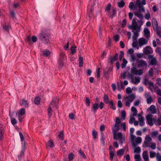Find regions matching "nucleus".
Listing matches in <instances>:
<instances>
[{"label":"nucleus","mask_w":161,"mask_h":161,"mask_svg":"<svg viewBox=\"0 0 161 161\" xmlns=\"http://www.w3.org/2000/svg\"><path fill=\"white\" fill-rule=\"evenodd\" d=\"M146 4L145 0H136L135 5L133 3L131 2L129 5V8L131 9H136L134 15L140 19H143V17L141 12H144L145 8L143 5Z\"/></svg>","instance_id":"f257e3e1"},{"label":"nucleus","mask_w":161,"mask_h":161,"mask_svg":"<svg viewBox=\"0 0 161 161\" xmlns=\"http://www.w3.org/2000/svg\"><path fill=\"white\" fill-rule=\"evenodd\" d=\"M143 24V22L142 20H138L137 22L136 18H134L133 19L130 29L132 30L134 33V35L132 36L133 40H136L139 36L138 32L140 31V28Z\"/></svg>","instance_id":"f03ea898"},{"label":"nucleus","mask_w":161,"mask_h":161,"mask_svg":"<svg viewBox=\"0 0 161 161\" xmlns=\"http://www.w3.org/2000/svg\"><path fill=\"white\" fill-rule=\"evenodd\" d=\"M39 38L45 42L47 43L49 42V36L45 31H42L38 35Z\"/></svg>","instance_id":"7ed1b4c3"},{"label":"nucleus","mask_w":161,"mask_h":161,"mask_svg":"<svg viewBox=\"0 0 161 161\" xmlns=\"http://www.w3.org/2000/svg\"><path fill=\"white\" fill-rule=\"evenodd\" d=\"M149 39H145L144 38H139L138 40V44L139 47H141L144 45L147 44L148 42Z\"/></svg>","instance_id":"20e7f679"},{"label":"nucleus","mask_w":161,"mask_h":161,"mask_svg":"<svg viewBox=\"0 0 161 161\" xmlns=\"http://www.w3.org/2000/svg\"><path fill=\"white\" fill-rule=\"evenodd\" d=\"M131 72L134 75H140L143 73V70L141 69L138 70L135 67H133L131 69Z\"/></svg>","instance_id":"39448f33"},{"label":"nucleus","mask_w":161,"mask_h":161,"mask_svg":"<svg viewBox=\"0 0 161 161\" xmlns=\"http://www.w3.org/2000/svg\"><path fill=\"white\" fill-rule=\"evenodd\" d=\"M119 124L115 123V125L112 128V132L113 135L114 136V138H115L116 133H117L119 130L120 128Z\"/></svg>","instance_id":"423d86ee"},{"label":"nucleus","mask_w":161,"mask_h":161,"mask_svg":"<svg viewBox=\"0 0 161 161\" xmlns=\"http://www.w3.org/2000/svg\"><path fill=\"white\" fill-rule=\"evenodd\" d=\"M143 52L146 54H148L152 53L153 50L150 46H146L143 49Z\"/></svg>","instance_id":"0eeeda50"},{"label":"nucleus","mask_w":161,"mask_h":161,"mask_svg":"<svg viewBox=\"0 0 161 161\" xmlns=\"http://www.w3.org/2000/svg\"><path fill=\"white\" fill-rule=\"evenodd\" d=\"M99 108V104L98 103H95L92 105L91 107V111L95 113L97 111V110Z\"/></svg>","instance_id":"6e6552de"},{"label":"nucleus","mask_w":161,"mask_h":161,"mask_svg":"<svg viewBox=\"0 0 161 161\" xmlns=\"http://www.w3.org/2000/svg\"><path fill=\"white\" fill-rule=\"evenodd\" d=\"M119 56V54L117 53H116L113 57H111L109 58V61L110 63L112 64L114 63V61H116L118 58Z\"/></svg>","instance_id":"1a4fd4ad"},{"label":"nucleus","mask_w":161,"mask_h":161,"mask_svg":"<svg viewBox=\"0 0 161 161\" xmlns=\"http://www.w3.org/2000/svg\"><path fill=\"white\" fill-rule=\"evenodd\" d=\"M116 135L115 138H114V136L113 135L114 139L116 140L119 139L122 144V133L119 132L117 134V133H116Z\"/></svg>","instance_id":"9d476101"},{"label":"nucleus","mask_w":161,"mask_h":161,"mask_svg":"<svg viewBox=\"0 0 161 161\" xmlns=\"http://www.w3.org/2000/svg\"><path fill=\"white\" fill-rule=\"evenodd\" d=\"M20 104L23 106L25 108H28L29 105L28 101L25 99H23L22 100L21 103H20Z\"/></svg>","instance_id":"9b49d317"},{"label":"nucleus","mask_w":161,"mask_h":161,"mask_svg":"<svg viewBox=\"0 0 161 161\" xmlns=\"http://www.w3.org/2000/svg\"><path fill=\"white\" fill-rule=\"evenodd\" d=\"M152 23L153 29L154 30H155V29H157V28L158 27L157 22L154 18H153L152 19Z\"/></svg>","instance_id":"f8f14e48"},{"label":"nucleus","mask_w":161,"mask_h":161,"mask_svg":"<svg viewBox=\"0 0 161 161\" xmlns=\"http://www.w3.org/2000/svg\"><path fill=\"white\" fill-rule=\"evenodd\" d=\"M57 99L56 98H53V99L52 101L50 103L49 106H50L51 107L54 108L56 107L57 108L58 105L56 103V101Z\"/></svg>","instance_id":"ddd939ff"},{"label":"nucleus","mask_w":161,"mask_h":161,"mask_svg":"<svg viewBox=\"0 0 161 161\" xmlns=\"http://www.w3.org/2000/svg\"><path fill=\"white\" fill-rule=\"evenodd\" d=\"M127 75H128L131 78V79H132V80H133L132 75H131L129 73H127L126 72H124L121 74V77L123 78V79H125L126 76Z\"/></svg>","instance_id":"4468645a"},{"label":"nucleus","mask_w":161,"mask_h":161,"mask_svg":"<svg viewBox=\"0 0 161 161\" xmlns=\"http://www.w3.org/2000/svg\"><path fill=\"white\" fill-rule=\"evenodd\" d=\"M144 36L147 38L149 39L150 32L147 28H145L144 30Z\"/></svg>","instance_id":"2eb2a0df"},{"label":"nucleus","mask_w":161,"mask_h":161,"mask_svg":"<svg viewBox=\"0 0 161 161\" xmlns=\"http://www.w3.org/2000/svg\"><path fill=\"white\" fill-rule=\"evenodd\" d=\"M54 146V143L53 140L52 139H50L46 143V147H49L51 148L53 147Z\"/></svg>","instance_id":"dca6fc26"},{"label":"nucleus","mask_w":161,"mask_h":161,"mask_svg":"<svg viewBox=\"0 0 161 161\" xmlns=\"http://www.w3.org/2000/svg\"><path fill=\"white\" fill-rule=\"evenodd\" d=\"M147 65L146 62L145 61L140 60L138 62V66L140 67H144L146 66Z\"/></svg>","instance_id":"f3484780"},{"label":"nucleus","mask_w":161,"mask_h":161,"mask_svg":"<svg viewBox=\"0 0 161 161\" xmlns=\"http://www.w3.org/2000/svg\"><path fill=\"white\" fill-rule=\"evenodd\" d=\"M126 98L128 100V101L130 102H132L135 98V94H133L129 95L126 97Z\"/></svg>","instance_id":"a211bd4d"},{"label":"nucleus","mask_w":161,"mask_h":161,"mask_svg":"<svg viewBox=\"0 0 161 161\" xmlns=\"http://www.w3.org/2000/svg\"><path fill=\"white\" fill-rule=\"evenodd\" d=\"M25 113V110L24 108H21L18 113L16 114V115L18 116H22Z\"/></svg>","instance_id":"6ab92c4d"},{"label":"nucleus","mask_w":161,"mask_h":161,"mask_svg":"<svg viewBox=\"0 0 161 161\" xmlns=\"http://www.w3.org/2000/svg\"><path fill=\"white\" fill-rule=\"evenodd\" d=\"M149 110L151 111V113L153 114H156L157 113L156 109L155 108V106L152 105H151L149 108Z\"/></svg>","instance_id":"aec40b11"},{"label":"nucleus","mask_w":161,"mask_h":161,"mask_svg":"<svg viewBox=\"0 0 161 161\" xmlns=\"http://www.w3.org/2000/svg\"><path fill=\"white\" fill-rule=\"evenodd\" d=\"M147 152L144 151L143 153V157L145 161H149L148 156L147 153Z\"/></svg>","instance_id":"412c9836"},{"label":"nucleus","mask_w":161,"mask_h":161,"mask_svg":"<svg viewBox=\"0 0 161 161\" xmlns=\"http://www.w3.org/2000/svg\"><path fill=\"white\" fill-rule=\"evenodd\" d=\"M48 114L49 118H51L53 112V110L50 106H49L47 109Z\"/></svg>","instance_id":"4be33fe9"},{"label":"nucleus","mask_w":161,"mask_h":161,"mask_svg":"<svg viewBox=\"0 0 161 161\" xmlns=\"http://www.w3.org/2000/svg\"><path fill=\"white\" fill-rule=\"evenodd\" d=\"M101 138L100 140L101 143L104 145L105 142L104 140L105 139L104 137V135L103 132H101Z\"/></svg>","instance_id":"5701e85b"},{"label":"nucleus","mask_w":161,"mask_h":161,"mask_svg":"<svg viewBox=\"0 0 161 161\" xmlns=\"http://www.w3.org/2000/svg\"><path fill=\"white\" fill-rule=\"evenodd\" d=\"M124 149H120L117 152V155L118 156H121L124 154Z\"/></svg>","instance_id":"b1692460"},{"label":"nucleus","mask_w":161,"mask_h":161,"mask_svg":"<svg viewBox=\"0 0 161 161\" xmlns=\"http://www.w3.org/2000/svg\"><path fill=\"white\" fill-rule=\"evenodd\" d=\"M103 102L106 103H109V97L108 95H104L103 97Z\"/></svg>","instance_id":"393cba45"},{"label":"nucleus","mask_w":161,"mask_h":161,"mask_svg":"<svg viewBox=\"0 0 161 161\" xmlns=\"http://www.w3.org/2000/svg\"><path fill=\"white\" fill-rule=\"evenodd\" d=\"M131 110L133 112V116H136L137 115V111L136 108L134 107H132L131 108Z\"/></svg>","instance_id":"a878e982"},{"label":"nucleus","mask_w":161,"mask_h":161,"mask_svg":"<svg viewBox=\"0 0 161 161\" xmlns=\"http://www.w3.org/2000/svg\"><path fill=\"white\" fill-rule=\"evenodd\" d=\"M138 120L139 122V125L140 126H143L144 125V118L143 117H141V118L139 119Z\"/></svg>","instance_id":"bb28decb"},{"label":"nucleus","mask_w":161,"mask_h":161,"mask_svg":"<svg viewBox=\"0 0 161 161\" xmlns=\"http://www.w3.org/2000/svg\"><path fill=\"white\" fill-rule=\"evenodd\" d=\"M50 51L47 49H46L43 51V55L47 57L50 54Z\"/></svg>","instance_id":"cd10ccee"},{"label":"nucleus","mask_w":161,"mask_h":161,"mask_svg":"<svg viewBox=\"0 0 161 161\" xmlns=\"http://www.w3.org/2000/svg\"><path fill=\"white\" fill-rule=\"evenodd\" d=\"M117 86L118 88L121 90L124 88V86L121 81H119L118 82Z\"/></svg>","instance_id":"c85d7f7f"},{"label":"nucleus","mask_w":161,"mask_h":161,"mask_svg":"<svg viewBox=\"0 0 161 161\" xmlns=\"http://www.w3.org/2000/svg\"><path fill=\"white\" fill-rule=\"evenodd\" d=\"M79 66L80 67L83 66V58L82 57L80 56L79 57Z\"/></svg>","instance_id":"c756f323"},{"label":"nucleus","mask_w":161,"mask_h":161,"mask_svg":"<svg viewBox=\"0 0 161 161\" xmlns=\"http://www.w3.org/2000/svg\"><path fill=\"white\" fill-rule=\"evenodd\" d=\"M79 153L80 155L84 159L86 158V156L84 153L81 149L79 150Z\"/></svg>","instance_id":"7c9ffc66"},{"label":"nucleus","mask_w":161,"mask_h":161,"mask_svg":"<svg viewBox=\"0 0 161 161\" xmlns=\"http://www.w3.org/2000/svg\"><path fill=\"white\" fill-rule=\"evenodd\" d=\"M11 28V26L9 25H3V29L4 31H8L9 29Z\"/></svg>","instance_id":"2f4dec72"},{"label":"nucleus","mask_w":161,"mask_h":161,"mask_svg":"<svg viewBox=\"0 0 161 161\" xmlns=\"http://www.w3.org/2000/svg\"><path fill=\"white\" fill-rule=\"evenodd\" d=\"M65 57V54L63 52H61L59 54V59L63 60Z\"/></svg>","instance_id":"473e14b6"},{"label":"nucleus","mask_w":161,"mask_h":161,"mask_svg":"<svg viewBox=\"0 0 161 161\" xmlns=\"http://www.w3.org/2000/svg\"><path fill=\"white\" fill-rule=\"evenodd\" d=\"M109 153L110 160L112 161L113 160L114 157L115 155V153L113 151H109Z\"/></svg>","instance_id":"72a5a7b5"},{"label":"nucleus","mask_w":161,"mask_h":161,"mask_svg":"<svg viewBox=\"0 0 161 161\" xmlns=\"http://www.w3.org/2000/svg\"><path fill=\"white\" fill-rule=\"evenodd\" d=\"M109 104L111 105V106L110 107V108H111L113 110H115L116 109V108L114 105L113 102L112 100L110 101L109 103Z\"/></svg>","instance_id":"f704fd0d"},{"label":"nucleus","mask_w":161,"mask_h":161,"mask_svg":"<svg viewBox=\"0 0 161 161\" xmlns=\"http://www.w3.org/2000/svg\"><path fill=\"white\" fill-rule=\"evenodd\" d=\"M155 124L158 125H161V114L160 115L158 119L155 122Z\"/></svg>","instance_id":"c9c22d12"},{"label":"nucleus","mask_w":161,"mask_h":161,"mask_svg":"<svg viewBox=\"0 0 161 161\" xmlns=\"http://www.w3.org/2000/svg\"><path fill=\"white\" fill-rule=\"evenodd\" d=\"M157 34L160 37H161V28L158 27L157 29H155Z\"/></svg>","instance_id":"e433bc0d"},{"label":"nucleus","mask_w":161,"mask_h":161,"mask_svg":"<svg viewBox=\"0 0 161 161\" xmlns=\"http://www.w3.org/2000/svg\"><path fill=\"white\" fill-rule=\"evenodd\" d=\"M41 99L40 97H38L35 98L34 102L36 105H38L40 104Z\"/></svg>","instance_id":"4c0bfd02"},{"label":"nucleus","mask_w":161,"mask_h":161,"mask_svg":"<svg viewBox=\"0 0 161 161\" xmlns=\"http://www.w3.org/2000/svg\"><path fill=\"white\" fill-rule=\"evenodd\" d=\"M135 161H140L141 160L140 156L139 154H136L134 156Z\"/></svg>","instance_id":"58836bf2"},{"label":"nucleus","mask_w":161,"mask_h":161,"mask_svg":"<svg viewBox=\"0 0 161 161\" xmlns=\"http://www.w3.org/2000/svg\"><path fill=\"white\" fill-rule=\"evenodd\" d=\"M63 60L59 59L58 60V65L59 68H61L64 65V63L63 62Z\"/></svg>","instance_id":"ea45409f"},{"label":"nucleus","mask_w":161,"mask_h":161,"mask_svg":"<svg viewBox=\"0 0 161 161\" xmlns=\"http://www.w3.org/2000/svg\"><path fill=\"white\" fill-rule=\"evenodd\" d=\"M127 63V61L124 58L123 60V63L121 64V67L123 69L125 67Z\"/></svg>","instance_id":"a19ab883"},{"label":"nucleus","mask_w":161,"mask_h":161,"mask_svg":"<svg viewBox=\"0 0 161 161\" xmlns=\"http://www.w3.org/2000/svg\"><path fill=\"white\" fill-rule=\"evenodd\" d=\"M141 151V149L138 146L135 148L134 151V153H139Z\"/></svg>","instance_id":"79ce46f5"},{"label":"nucleus","mask_w":161,"mask_h":161,"mask_svg":"<svg viewBox=\"0 0 161 161\" xmlns=\"http://www.w3.org/2000/svg\"><path fill=\"white\" fill-rule=\"evenodd\" d=\"M121 117L123 120L125 119L126 112L124 110H122L121 112Z\"/></svg>","instance_id":"37998d69"},{"label":"nucleus","mask_w":161,"mask_h":161,"mask_svg":"<svg viewBox=\"0 0 161 161\" xmlns=\"http://www.w3.org/2000/svg\"><path fill=\"white\" fill-rule=\"evenodd\" d=\"M100 68H98L96 69V76L97 78H98L100 76Z\"/></svg>","instance_id":"c03bdc74"},{"label":"nucleus","mask_w":161,"mask_h":161,"mask_svg":"<svg viewBox=\"0 0 161 161\" xmlns=\"http://www.w3.org/2000/svg\"><path fill=\"white\" fill-rule=\"evenodd\" d=\"M156 62L157 60L155 57H154V58H152V59L151 60L150 64L152 65L155 64L156 63Z\"/></svg>","instance_id":"a18cd8bd"},{"label":"nucleus","mask_w":161,"mask_h":161,"mask_svg":"<svg viewBox=\"0 0 161 161\" xmlns=\"http://www.w3.org/2000/svg\"><path fill=\"white\" fill-rule=\"evenodd\" d=\"M125 3L123 0L120 2L118 3H117L118 6L119 8L123 7L125 5Z\"/></svg>","instance_id":"49530a36"},{"label":"nucleus","mask_w":161,"mask_h":161,"mask_svg":"<svg viewBox=\"0 0 161 161\" xmlns=\"http://www.w3.org/2000/svg\"><path fill=\"white\" fill-rule=\"evenodd\" d=\"M156 153L155 152L150 151L149 152V155L150 158H153L155 157Z\"/></svg>","instance_id":"de8ad7c7"},{"label":"nucleus","mask_w":161,"mask_h":161,"mask_svg":"<svg viewBox=\"0 0 161 161\" xmlns=\"http://www.w3.org/2000/svg\"><path fill=\"white\" fill-rule=\"evenodd\" d=\"M85 102L87 104V106H90V105L91 101L89 97H86V99L85 100Z\"/></svg>","instance_id":"09e8293b"},{"label":"nucleus","mask_w":161,"mask_h":161,"mask_svg":"<svg viewBox=\"0 0 161 161\" xmlns=\"http://www.w3.org/2000/svg\"><path fill=\"white\" fill-rule=\"evenodd\" d=\"M135 142L137 144H139L142 142V138L141 137H138L135 139Z\"/></svg>","instance_id":"8fccbe9b"},{"label":"nucleus","mask_w":161,"mask_h":161,"mask_svg":"<svg viewBox=\"0 0 161 161\" xmlns=\"http://www.w3.org/2000/svg\"><path fill=\"white\" fill-rule=\"evenodd\" d=\"M97 133L94 130L92 131V135L93 136V139H96L97 138Z\"/></svg>","instance_id":"3c124183"},{"label":"nucleus","mask_w":161,"mask_h":161,"mask_svg":"<svg viewBox=\"0 0 161 161\" xmlns=\"http://www.w3.org/2000/svg\"><path fill=\"white\" fill-rule=\"evenodd\" d=\"M11 123L13 125H14L16 124L17 123V121L15 118H13L12 117L11 118Z\"/></svg>","instance_id":"603ef678"},{"label":"nucleus","mask_w":161,"mask_h":161,"mask_svg":"<svg viewBox=\"0 0 161 161\" xmlns=\"http://www.w3.org/2000/svg\"><path fill=\"white\" fill-rule=\"evenodd\" d=\"M155 52L160 55L161 54V47H158L156 48Z\"/></svg>","instance_id":"864d4df0"},{"label":"nucleus","mask_w":161,"mask_h":161,"mask_svg":"<svg viewBox=\"0 0 161 161\" xmlns=\"http://www.w3.org/2000/svg\"><path fill=\"white\" fill-rule=\"evenodd\" d=\"M133 42L132 43V47H137L138 42L136 40H133Z\"/></svg>","instance_id":"5fc2aeb1"},{"label":"nucleus","mask_w":161,"mask_h":161,"mask_svg":"<svg viewBox=\"0 0 161 161\" xmlns=\"http://www.w3.org/2000/svg\"><path fill=\"white\" fill-rule=\"evenodd\" d=\"M153 117V115L152 114L147 115L146 117L147 121H150V120H152Z\"/></svg>","instance_id":"6e6d98bb"},{"label":"nucleus","mask_w":161,"mask_h":161,"mask_svg":"<svg viewBox=\"0 0 161 161\" xmlns=\"http://www.w3.org/2000/svg\"><path fill=\"white\" fill-rule=\"evenodd\" d=\"M135 120V119L134 117H130L129 120V123L130 124H132Z\"/></svg>","instance_id":"4d7b16f0"},{"label":"nucleus","mask_w":161,"mask_h":161,"mask_svg":"<svg viewBox=\"0 0 161 161\" xmlns=\"http://www.w3.org/2000/svg\"><path fill=\"white\" fill-rule=\"evenodd\" d=\"M64 133L62 131H61L58 135V136L63 141L64 140Z\"/></svg>","instance_id":"13d9d810"},{"label":"nucleus","mask_w":161,"mask_h":161,"mask_svg":"<svg viewBox=\"0 0 161 161\" xmlns=\"http://www.w3.org/2000/svg\"><path fill=\"white\" fill-rule=\"evenodd\" d=\"M124 52L122 51H121L120 52V54L119 56V60H121L124 57Z\"/></svg>","instance_id":"bf43d9fd"},{"label":"nucleus","mask_w":161,"mask_h":161,"mask_svg":"<svg viewBox=\"0 0 161 161\" xmlns=\"http://www.w3.org/2000/svg\"><path fill=\"white\" fill-rule=\"evenodd\" d=\"M74 154L72 153H70L68 155L69 158V161H70L73 159Z\"/></svg>","instance_id":"052dcab7"},{"label":"nucleus","mask_w":161,"mask_h":161,"mask_svg":"<svg viewBox=\"0 0 161 161\" xmlns=\"http://www.w3.org/2000/svg\"><path fill=\"white\" fill-rule=\"evenodd\" d=\"M151 18L150 14L149 12H148L146 14L145 16V18L147 20H148Z\"/></svg>","instance_id":"680f3d73"},{"label":"nucleus","mask_w":161,"mask_h":161,"mask_svg":"<svg viewBox=\"0 0 161 161\" xmlns=\"http://www.w3.org/2000/svg\"><path fill=\"white\" fill-rule=\"evenodd\" d=\"M132 92L130 87H128L126 89V92L128 94H130Z\"/></svg>","instance_id":"e2e57ef3"},{"label":"nucleus","mask_w":161,"mask_h":161,"mask_svg":"<svg viewBox=\"0 0 161 161\" xmlns=\"http://www.w3.org/2000/svg\"><path fill=\"white\" fill-rule=\"evenodd\" d=\"M152 138L149 135H147L145 138V140L147 141L151 142L152 140Z\"/></svg>","instance_id":"0e129e2a"},{"label":"nucleus","mask_w":161,"mask_h":161,"mask_svg":"<svg viewBox=\"0 0 161 161\" xmlns=\"http://www.w3.org/2000/svg\"><path fill=\"white\" fill-rule=\"evenodd\" d=\"M153 101V99H152V97H151L149 98H147V103L148 104H151Z\"/></svg>","instance_id":"69168bd1"},{"label":"nucleus","mask_w":161,"mask_h":161,"mask_svg":"<svg viewBox=\"0 0 161 161\" xmlns=\"http://www.w3.org/2000/svg\"><path fill=\"white\" fill-rule=\"evenodd\" d=\"M126 20L125 19H124L122 20V26L123 27H124L126 25Z\"/></svg>","instance_id":"338daca9"},{"label":"nucleus","mask_w":161,"mask_h":161,"mask_svg":"<svg viewBox=\"0 0 161 161\" xmlns=\"http://www.w3.org/2000/svg\"><path fill=\"white\" fill-rule=\"evenodd\" d=\"M156 157L157 161H161V155H160L159 153L157 154Z\"/></svg>","instance_id":"774afa93"}]
</instances>
